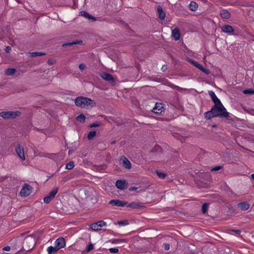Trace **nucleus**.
I'll list each match as a JSON object with an SVG mask.
<instances>
[{
	"mask_svg": "<svg viewBox=\"0 0 254 254\" xmlns=\"http://www.w3.org/2000/svg\"><path fill=\"white\" fill-rule=\"evenodd\" d=\"M75 104L80 108L87 109L89 107L95 106L96 104L94 100L90 98L82 96L77 97L74 101Z\"/></svg>",
	"mask_w": 254,
	"mask_h": 254,
	"instance_id": "nucleus-1",
	"label": "nucleus"
},
{
	"mask_svg": "<svg viewBox=\"0 0 254 254\" xmlns=\"http://www.w3.org/2000/svg\"><path fill=\"white\" fill-rule=\"evenodd\" d=\"M212 109L214 116L216 117L227 118L229 116V113L221 103V104L214 105Z\"/></svg>",
	"mask_w": 254,
	"mask_h": 254,
	"instance_id": "nucleus-2",
	"label": "nucleus"
},
{
	"mask_svg": "<svg viewBox=\"0 0 254 254\" xmlns=\"http://www.w3.org/2000/svg\"><path fill=\"white\" fill-rule=\"evenodd\" d=\"M35 243L34 238L30 236H28L24 240L22 249L26 251H28L34 248Z\"/></svg>",
	"mask_w": 254,
	"mask_h": 254,
	"instance_id": "nucleus-3",
	"label": "nucleus"
},
{
	"mask_svg": "<svg viewBox=\"0 0 254 254\" xmlns=\"http://www.w3.org/2000/svg\"><path fill=\"white\" fill-rule=\"evenodd\" d=\"M20 112L16 111H5L0 112V117L3 119H13L20 115Z\"/></svg>",
	"mask_w": 254,
	"mask_h": 254,
	"instance_id": "nucleus-4",
	"label": "nucleus"
},
{
	"mask_svg": "<svg viewBox=\"0 0 254 254\" xmlns=\"http://www.w3.org/2000/svg\"><path fill=\"white\" fill-rule=\"evenodd\" d=\"M59 190V188L56 187L51 190L49 193L44 198V201L46 203H49L55 197Z\"/></svg>",
	"mask_w": 254,
	"mask_h": 254,
	"instance_id": "nucleus-5",
	"label": "nucleus"
},
{
	"mask_svg": "<svg viewBox=\"0 0 254 254\" xmlns=\"http://www.w3.org/2000/svg\"><path fill=\"white\" fill-rule=\"evenodd\" d=\"M31 191L32 187L29 185L25 184L21 189L20 191V194L21 196H27L31 193Z\"/></svg>",
	"mask_w": 254,
	"mask_h": 254,
	"instance_id": "nucleus-6",
	"label": "nucleus"
},
{
	"mask_svg": "<svg viewBox=\"0 0 254 254\" xmlns=\"http://www.w3.org/2000/svg\"><path fill=\"white\" fill-rule=\"evenodd\" d=\"M107 223L104 221H99L97 222L92 223L90 225V228L94 231L101 230L102 228L106 226Z\"/></svg>",
	"mask_w": 254,
	"mask_h": 254,
	"instance_id": "nucleus-7",
	"label": "nucleus"
},
{
	"mask_svg": "<svg viewBox=\"0 0 254 254\" xmlns=\"http://www.w3.org/2000/svg\"><path fill=\"white\" fill-rule=\"evenodd\" d=\"M189 62L191 64H192L194 66L197 67L198 69L200 70L201 71H202L204 73H205L207 75H208L210 73L209 70H208L207 69L205 68L201 64L198 63L197 62H195L192 60H190V59L189 60Z\"/></svg>",
	"mask_w": 254,
	"mask_h": 254,
	"instance_id": "nucleus-8",
	"label": "nucleus"
},
{
	"mask_svg": "<svg viewBox=\"0 0 254 254\" xmlns=\"http://www.w3.org/2000/svg\"><path fill=\"white\" fill-rule=\"evenodd\" d=\"M109 204L113 206L124 207L126 206L127 203L126 201L120 200L119 199H113L109 201Z\"/></svg>",
	"mask_w": 254,
	"mask_h": 254,
	"instance_id": "nucleus-9",
	"label": "nucleus"
},
{
	"mask_svg": "<svg viewBox=\"0 0 254 254\" xmlns=\"http://www.w3.org/2000/svg\"><path fill=\"white\" fill-rule=\"evenodd\" d=\"M127 184L125 180H119L116 181V186L119 189L124 190L127 188Z\"/></svg>",
	"mask_w": 254,
	"mask_h": 254,
	"instance_id": "nucleus-10",
	"label": "nucleus"
},
{
	"mask_svg": "<svg viewBox=\"0 0 254 254\" xmlns=\"http://www.w3.org/2000/svg\"><path fill=\"white\" fill-rule=\"evenodd\" d=\"M15 151L17 155L21 160H24L25 159L24 149L23 147L20 146V145H18L16 146Z\"/></svg>",
	"mask_w": 254,
	"mask_h": 254,
	"instance_id": "nucleus-11",
	"label": "nucleus"
},
{
	"mask_svg": "<svg viewBox=\"0 0 254 254\" xmlns=\"http://www.w3.org/2000/svg\"><path fill=\"white\" fill-rule=\"evenodd\" d=\"M120 163L126 169H130L131 163L129 161L125 156H122L120 160Z\"/></svg>",
	"mask_w": 254,
	"mask_h": 254,
	"instance_id": "nucleus-12",
	"label": "nucleus"
},
{
	"mask_svg": "<svg viewBox=\"0 0 254 254\" xmlns=\"http://www.w3.org/2000/svg\"><path fill=\"white\" fill-rule=\"evenodd\" d=\"M65 246V241L64 238L60 237L58 238L55 241V246L60 250L63 248Z\"/></svg>",
	"mask_w": 254,
	"mask_h": 254,
	"instance_id": "nucleus-13",
	"label": "nucleus"
},
{
	"mask_svg": "<svg viewBox=\"0 0 254 254\" xmlns=\"http://www.w3.org/2000/svg\"><path fill=\"white\" fill-rule=\"evenodd\" d=\"M164 110V107L162 103H156L155 107L152 109V111L156 114H160Z\"/></svg>",
	"mask_w": 254,
	"mask_h": 254,
	"instance_id": "nucleus-14",
	"label": "nucleus"
},
{
	"mask_svg": "<svg viewBox=\"0 0 254 254\" xmlns=\"http://www.w3.org/2000/svg\"><path fill=\"white\" fill-rule=\"evenodd\" d=\"M208 94L211 97L212 101L214 103V105L221 104L220 100L217 98L215 93L213 91H209Z\"/></svg>",
	"mask_w": 254,
	"mask_h": 254,
	"instance_id": "nucleus-15",
	"label": "nucleus"
},
{
	"mask_svg": "<svg viewBox=\"0 0 254 254\" xmlns=\"http://www.w3.org/2000/svg\"><path fill=\"white\" fill-rule=\"evenodd\" d=\"M221 29L223 32L228 34H231L234 31L233 27L229 25H224L221 27Z\"/></svg>",
	"mask_w": 254,
	"mask_h": 254,
	"instance_id": "nucleus-16",
	"label": "nucleus"
},
{
	"mask_svg": "<svg viewBox=\"0 0 254 254\" xmlns=\"http://www.w3.org/2000/svg\"><path fill=\"white\" fill-rule=\"evenodd\" d=\"M80 15L81 16H82L86 18L91 20L92 21H95L96 20V18L90 14H89L88 12L84 11H81L80 12Z\"/></svg>",
	"mask_w": 254,
	"mask_h": 254,
	"instance_id": "nucleus-17",
	"label": "nucleus"
},
{
	"mask_svg": "<svg viewBox=\"0 0 254 254\" xmlns=\"http://www.w3.org/2000/svg\"><path fill=\"white\" fill-rule=\"evenodd\" d=\"M172 35L176 41L179 40L180 38V33L179 29L177 28L173 29L172 31Z\"/></svg>",
	"mask_w": 254,
	"mask_h": 254,
	"instance_id": "nucleus-18",
	"label": "nucleus"
},
{
	"mask_svg": "<svg viewBox=\"0 0 254 254\" xmlns=\"http://www.w3.org/2000/svg\"><path fill=\"white\" fill-rule=\"evenodd\" d=\"M101 77L105 80L108 81H114V78L113 76L108 73L107 72H103L101 74Z\"/></svg>",
	"mask_w": 254,
	"mask_h": 254,
	"instance_id": "nucleus-19",
	"label": "nucleus"
},
{
	"mask_svg": "<svg viewBox=\"0 0 254 254\" xmlns=\"http://www.w3.org/2000/svg\"><path fill=\"white\" fill-rule=\"evenodd\" d=\"M157 11H158V13L159 18L161 20H164L166 17V13L163 10L161 6H158Z\"/></svg>",
	"mask_w": 254,
	"mask_h": 254,
	"instance_id": "nucleus-20",
	"label": "nucleus"
},
{
	"mask_svg": "<svg viewBox=\"0 0 254 254\" xmlns=\"http://www.w3.org/2000/svg\"><path fill=\"white\" fill-rule=\"evenodd\" d=\"M220 15L223 18L229 19L230 17V13L226 9L222 10L220 12Z\"/></svg>",
	"mask_w": 254,
	"mask_h": 254,
	"instance_id": "nucleus-21",
	"label": "nucleus"
},
{
	"mask_svg": "<svg viewBox=\"0 0 254 254\" xmlns=\"http://www.w3.org/2000/svg\"><path fill=\"white\" fill-rule=\"evenodd\" d=\"M204 117L207 120H210L213 117H215L212 109L204 113Z\"/></svg>",
	"mask_w": 254,
	"mask_h": 254,
	"instance_id": "nucleus-22",
	"label": "nucleus"
},
{
	"mask_svg": "<svg viewBox=\"0 0 254 254\" xmlns=\"http://www.w3.org/2000/svg\"><path fill=\"white\" fill-rule=\"evenodd\" d=\"M238 206L243 210H247L250 207V205L247 202H243L238 204Z\"/></svg>",
	"mask_w": 254,
	"mask_h": 254,
	"instance_id": "nucleus-23",
	"label": "nucleus"
},
{
	"mask_svg": "<svg viewBox=\"0 0 254 254\" xmlns=\"http://www.w3.org/2000/svg\"><path fill=\"white\" fill-rule=\"evenodd\" d=\"M189 8L192 11H196L198 8V4L196 2L192 1L189 4Z\"/></svg>",
	"mask_w": 254,
	"mask_h": 254,
	"instance_id": "nucleus-24",
	"label": "nucleus"
},
{
	"mask_svg": "<svg viewBox=\"0 0 254 254\" xmlns=\"http://www.w3.org/2000/svg\"><path fill=\"white\" fill-rule=\"evenodd\" d=\"M126 205L127 207L132 208H139L141 207V206L139 203L134 202H131L128 204H127Z\"/></svg>",
	"mask_w": 254,
	"mask_h": 254,
	"instance_id": "nucleus-25",
	"label": "nucleus"
},
{
	"mask_svg": "<svg viewBox=\"0 0 254 254\" xmlns=\"http://www.w3.org/2000/svg\"><path fill=\"white\" fill-rule=\"evenodd\" d=\"M16 72V69L13 68H7L5 70V74L7 76L13 75Z\"/></svg>",
	"mask_w": 254,
	"mask_h": 254,
	"instance_id": "nucleus-26",
	"label": "nucleus"
},
{
	"mask_svg": "<svg viewBox=\"0 0 254 254\" xmlns=\"http://www.w3.org/2000/svg\"><path fill=\"white\" fill-rule=\"evenodd\" d=\"M58 250L59 249L57 248L56 246H50L48 247L47 249V251L49 254H54L55 253L57 252Z\"/></svg>",
	"mask_w": 254,
	"mask_h": 254,
	"instance_id": "nucleus-27",
	"label": "nucleus"
},
{
	"mask_svg": "<svg viewBox=\"0 0 254 254\" xmlns=\"http://www.w3.org/2000/svg\"><path fill=\"white\" fill-rule=\"evenodd\" d=\"M82 43V41H76L72 42H68V43H66L64 44L63 45V47H66V46H72L73 45H76V44H80Z\"/></svg>",
	"mask_w": 254,
	"mask_h": 254,
	"instance_id": "nucleus-28",
	"label": "nucleus"
},
{
	"mask_svg": "<svg viewBox=\"0 0 254 254\" xmlns=\"http://www.w3.org/2000/svg\"><path fill=\"white\" fill-rule=\"evenodd\" d=\"M72 178V176L71 175H68L66 176H65L62 178L61 181V184H64L65 182L68 181Z\"/></svg>",
	"mask_w": 254,
	"mask_h": 254,
	"instance_id": "nucleus-29",
	"label": "nucleus"
},
{
	"mask_svg": "<svg viewBox=\"0 0 254 254\" xmlns=\"http://www.w3.org/2000/svg\"><path fill=\"white\" fill-rule=\"evenodd\" d=\"M30 56L31 57H36V56H42L46 55L45 53L43 52H32L29 53Z\"/></svg>",
	"mask_w": 254,
	"mask_h": 254,
	"instance_id": "nucleus-30",
	"label": "nucleus"
},
{
	"mask_svg": "<svg viewBox=\"0 0 254 254\" xmlns=\"http://www.w3.org/2000/svg\"><path fill=\"white\" fill-rule=\"evenodd\" d=\"M76 120L80 123H83L85 120V116L83 114H80L76 117Z\"/></svg>",
	"mask_w": 254,
	"mask_h": 254,
	"instance_id": "nucleus-31",
	"label": "nucleus"
},
{
	"mask_svg": "<svg viewBox=\"0 0 254 254\" xmlns=\"http://www.w3.org/2000/svg\"><path fill=\"white\" fill-rule=\"evenodd\" d=\"M96 132L95 131H91L88 133L87 138L89 140H91L96 136Z\"/></svg>",
	"mask_w": 254,
	"mask_h": 254,
	"instance_id": "nucleus-32",
	"label": "nucleus"
},
{
	"mask_svg": "<svg viewBox=\"0 0 254 254\" xmlns=\"http://www.w3.org/2000/svg\"><path fill=\"white\" fill-rule=\"evenodd\" d=\"M156 173L157 175V176H158V177L161 179H164L166 177V176H167L166 174H165L164 173L160 172L158 171H156Z\"/></svg>",
	"mask_w": 254,
	"mask_h": 254,
	"instance_id": "nucleus-33",
	"label": "nucleus"
},
{
	"mask_svg": "<svg viewBox=\"0 0 254 254\" xmlns=\"http://www.w3.org/2000/svg\"><path fill=\"white\" fill-rule=\"evenodd\" d=\"M117 224L120 226H126L128 224V222L127 220H124L122 221H118Z\"/></svg>",
	"mask_w": 254,
	"mask_h": 254,
	"instance_id": "nucleus-34",
	"label": "nucleus"
},
{
	"mask_svg": "<svg viewBox=\"0 0 254 254\" xmlns=\"http://www.w3.org/2000/svg\"><path fill=\"white\" fill-rule=\"evenodd\" d=\"M208 203H204V204H203V205L202 206L201 210H202V212L203 214H205L207 212V209H208Z\"/></svg>",
	"mask_w": 254,
	"mask_h": 254,
	"instance_id": "nucleus-35",
	"label": "nucleus"
},
{
	"mask_svg": "<svg viewBox=\"0 0 254 254\" xmlns=\"http://www.w3.org/2000/svg\"><path fill=\"white\" fill-rule=\"evenodd\" d=\"M74 166V162L70 161L66 164L65 168L68 170L72 169Z\"/></svg>",
	"mask_w": 254,
	"mask_h": 254,
	"instance_id": "nucleus-36",
	"label": "nucleus"
},
{
	"mask_svg": "<svg viewBox=\"0 0 254 254\" xmlns=\"http://www.w3.org/2000/svg\"><path fill=\"white\" fill-rule=\"evenodd\" d=\"M94 249V246L92 244H90L88 245L86 249V251L87 252H89L91 250H92Z\"/></svg>",
	"mask_w": 254,
	"mask_h": 254,
	"instance_id": "nucleus-37",
	"label": "nucleus"
},
{
	"mask_svg": "<svg viewBox=\"0 0 254 254\" xmlns=\"http://www.w3.org/2000/svg\"><path fill=\"white\" fill-rule=\"evenodd\" d=\"M110 253H117L119 252V249L117 248H112L109 249Z\"/></svg>",
	"mask_w": 254,
	"mask_h": 254,
	"instance_id": "nucleus-38",
	"label": "nucleus"
},
{
	"mask_svg": "<svg viewBox=\"0 0 254 254\" xmlns=\"http://www.w3.org/2000/svg\"><path fill=\"white\" fill-rule=\"evenodd\" d=\"M243 93L245 94H254V90H252V89H247V90H245L243 91Z\"/></svg>",
	"mask_w": 254,
	"mask_h": 254,
	"instance_id": "nucleus-39",
	"label": "nucleus"
},
{
	"mask_svg": "<svg viewBox=\"0 0 254 254\" xmlns=\"http://www.w3.org/2000/svg\"><path fill=\"white\" fill-rule=\"evenodd\" d=\"M221 168H222L221 166H217L212 168L211 169V171H217L220 170Z\"/></svg>",
	"mask_w": 254,
	"mask_h": 254,
	"instance_id": "nucleus-40",
	"label": "nucleus"
},
{
	"mask_svg": "<svg viewBox=\"0 0 254 254\" xmlns=\"http://www.w3.org/2000/svg\"><path fill=\"white\" fill-rule=\"evenodd\" d=\"M85 67H86V66L84 64H80L79 65V68L81 70H83L85 69Z\"/></svg>",
	"mask_w": 254,
	"mask_h": 254,
	"instance_id": "nucleus-41",
	"label": "nucleus"
},
{
	"mask_svg": "<svg viewBox=\"0 0 254 254\" xmlns=\"http://www.w3.org/2000/svg\"><path fill=\"white\" fill-rule=\"evenodd\" d=\"M163 247L165 250H169L170 249V245L167 243L163 244Z\"/></svg>",
	"mask_w": 254,
	"mask_h": 254,
	"instance_id": "nucleus-42",
	"label": "nucleus"
},
{
	"mask_svg": "<svg viewBox=\"0 0 254 254\" xmlns=\"http://www.w3.org/2000/svg\"><path fill=\"white\" fill-rule=\"evenodd\" d=\"M99 126V124L98 123H93L90 125V127L91 128L96 127Z\"/></svg>",
	"mask_w": 254,
	"mask_h": 254,
	"instance_id": "nucleus-43",
	"label": "nucleus"
},
{
	"mask_svg": "<svg viewBox=\"0 0 254 254\" xmlns=\"http://www.w3.org/2000/svg\"><path fill=\"white\" fill-rule=\"evenodd\" d=\"M11 50V48L10 46H7L6 47L5 49V51L7 53H9Z\"/></svg>",
	"mask_w": 254,
	"mask_h": 254,
	"instance_id": "nucleus-44",
	"label": "nucleus"
},
{
	"mask_svg": "<svg viewBox=\"0 0 254 254\" xmlns=\"http://www.w3.org/2000/svg\"><path fill=\"white\" fill-rule=\"evenodd\" d=\"M2 250L4 251H9L10 250V247L9 246H6L3 248Z\"/></svg>",
	"mask_w": 254,
	"mask_h": 254,
	"instance_id": "nucleus-45",
	"label": "nucleus"
},
{
	"mask_svg": "<svg viewBox=\"0 0 254 254\" xmlns=\"http://www.w3.org/2000/svg\"><path fill=\"white\" fill-rule=\"evenodd\" d=\"M231 231L234 232L237 234H240L241 231L240 230H231Z\"/></svg>",
	"mask_w": 254,
	"mask_h": 254,
	"instance_id": "nucleus-46",
	"label": "nucleus"
},
{
	"mask_svg": "<svg viewBox=\"0 0 254 254\" xmlns=\"http://www.w3.org/2000/svg\"><path fill=\"white\" fill-rule=\"evenodd\" d=\"M229 195L230 196H232V197H236V195H237L234 192H233L232 190L230 191V193L229 194Z\"/></svg>",
	"mask_w": 254,
	"mask_h": 254,
	"instance_id": "nucleus-47",
	"label": "nucleus"
},
{
	"mask_svg": "<svg viewBox=\"0 0 254 254\" xmlns=\"http://www.w3.org/2000/svg\"><path fill=\"white\" fill-rule=\"evenodd\" d=\"M137 189H138V188H137L136 187H132L129 189V190L134 191V190H136Z\"/></svg>",
	"mask_w": 254,
	"mask_h": 254,
	"instance_id": "nucleus-48",
	"label": "nucleus"
},
{
	"mask_svg": "<svg viewBox=\"0 0 254 254\" xmlns=\"http://www.w3.org/2000/svg\"><path fill=\"white\" fill-rule=\"evenodd\" d=\"M166 69H167V66L165 65H163L162 67V70L163 71H165Z\"/></svg>",
	"mask_w": 254,
	"mask_h": 254,
	"instance_id": "nucleus-49",
	"label": "nucleus"
},
{
	"mask_svg": "<svg viewBox=\"0 0 254 254\" xmlns=\"http://www.w3.org/2000/svg\"><path fill=\"white\" fill-rule=\"evenodd\" d=\"M53 63H54V62H53L52 61L50 60H49L48 61V64H50V65L53 64Z\"/></svg>",
	"mask_w": 254,
	"mask_h": 254,
	"instance_id": "nucleus-50",
	"label": "nucleus"
},
{
	"mask_svg": "<svg viewBox=\"0 0 254 254\" xmlns=\"http://www.w3.org/2000/svg\"><path fill=\"white\" fill-rule=\"evenodd\" d=\"M176 88L177 89L179 90H181V89H182V88H181V87H179V86H176Z\"/></svg>",
	"mask_w": 254,
	"mask_h": 254,
	"instance_id": "nucleus-51",
	"label": "nucleus"
},
{
	"mask_svg": "<svg viewBox=\"0 0 254 254\" xmlns=\"http://www.w3.org/2000/svg\"><path fill=\"white\" fill-rule=\"evenodd\" d=\"M251 178L254 180V174H252L251 176Z\"/></svg>",
	"mask_w": 254,
	"mask_h": 254,
	"instance_id": "nucleus-52",
	"label": "nucleus"
},
{
	"mask_svg": "<svg viewBox=\"0 0 254 254\" xmlns=\"http://www.w3.org/2000/svg\"><path fill=\"white\" fill-rule=\"evenodd\" d=\"M115 143H116V141L114 140V141H113L112 142L111 144H115Z\"/></svg>",
	"mask_w": 254,
	"mask_h": 254,
	"instance_id": "nucleus-53",
	"label": "nucleus"
},
{
	"mask_svg": "<svg viewBox=\"0 0 254 254\" xmlns=\"http://www.w3.org/2000/svg\"><path fill=\"white\" fill-rule=\"evenodd\" d=\"M70 152H72V151H71L70 150H69L68 151V153H69V154H70Z\"/></svg>",
	"mask_w": 254,
	"mask_h": 254,
	"instance_id": "nucleus-54",
	"label": "nucleus"
},
{
	"mask_svg": "<svg viewBox=\"0 0 254 254\" xmlns=\"http://www.w3.org/2000/svg\"><path fill=\"white\" fill-rule=\"evenodd\" d=\"M252 114L254 115V111H253V113Z\"/></svg>",
	"mask_w": 254,
	"mask_h": 254,
	"instance_id": "nucleus-55",
	"label": "nucleus"
}]
</instances>
